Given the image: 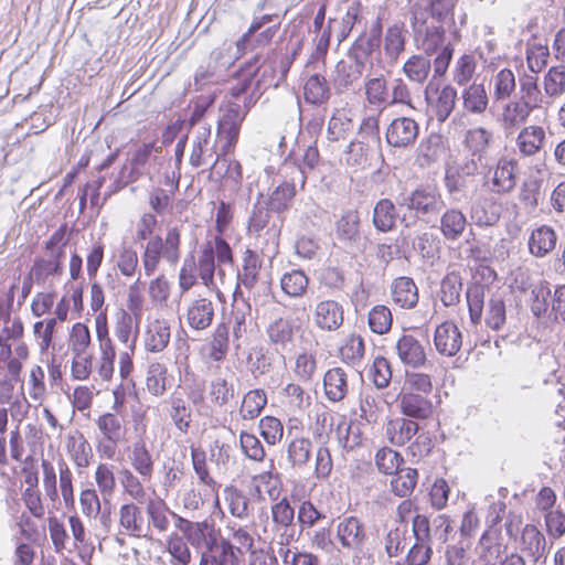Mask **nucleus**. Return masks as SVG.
Here are the masks:
<instances>
[{"instance_id":"20","label":"nucleus","mask_w":565,"mask_h":565,"mask_svg":"<svg viewBox=\"0 0 565 565\" xmlns=\"http://www.w3.org/2000/svg\"><path fill=\"white\" fill-rule=\"evenodd\" d=\"M335 236L348 247L355 246L360 238V214L356 210L345 211L335 222Z\"/></svg>"},{"instance_id":"26","label":"nucleus","mask_w":565,"mask_h":565,"mask_svg":"<svg viewBox=\"0 0 565 565\" xmlns=\"http://www.w3.org/2000/svg\"><path fill=\"white\" fill-rule=\"evenodd\" d=\"M323 390L330 402L342 401L349 390L347 372L342 367L328 370L323 376Z\"/></svg>"},{"instance_id":"62","label":"nucleus","mask_w":565,"mask_h":565,"mask_svg":"<svg viewBox=\"0 0 565 565\" xmlns=\"http://www.w3.org/2000/svg\"><path fill=\"white\" fill-rule=\"evenodd\" d=\"M209 396L215 406L223 407L235 396V390L225 379L215 377L209 385Z\"/></svg>"},{"instance_id":"18","label":"nucleus","mask_w":565,"mask_h":565,"mask_svg":"<svg viewBox=\"0 0 565 565\" xmlns=\"http://www.w3.org/2000/svg\"><path fill=\"white\" fill-rule=\"evenodd\" d=\"M557 239V234L552 226L541 225L533 230L529 237V252L536 258H544L555 249Z\"/></svg>"},{"instance_id":"22","label":"nucleus","mask_w":565,"mask_h":565,"mask_svg":"<svg viewBox=\"0 0 565 565\" xmlns=\"http://www.w3.org/2000/svg\"><path fill=\"white\" fill-rule=\"evenodd\" d=\"M406 30L403 22L390 25L383 36V50L390 63H396L406 47Z\"/></svg>"},{"instance_id":"14","label":"nucleus","mask_w":565,"mask_h":565,"mask_svg":"<svg viewBox=\"0 0 565 565\" xmlns=\"http://www.w3.org/2000/svg\"><path fill=\"white\" fill-rule=\"evenodd\" d=\"M519 164L514 159L500 158L491 180L492 191L499 194L510 193L516 185Z\"/></svg>"},{"instance_id":"35","label":"nucleus","mask_w":565,"mask_h":565,"mask_svg":"<svg viewBox=\"0 0 565 565\" xmlns=\"http://www.w3.org/2000/svg\"><path fill=\"white\" fill-rule=\"evenodd\" d=\"M523 550L533 557L541 559L547 552V542L544 534L535 525L526 524L522 531Z\"/></svg>"},{"instance_id":"58","label":"nucleus","mask_w":565,"mask_h":565,"mask_svg":"<svg viewBox=\"0 0 565 565\" xmlns=\"http://www.w3.org/2000/svg\"><path fill=\"white\" fill-rule=\"evenodd\" d=\"M365 95L367 102L379 108L388 106V87L383 76L370 78L365 83Z\"/></svg>"},{"instance_id":"23","label":"nucleus","mask_w":565,"mask_h":565,"mask_svg":"<svg viewBox=\"0 0 565 565\" xmlns=\"http://www.w3.org/2000/svg\"><path fill=\"white\" fill-rule=\"evenodd\" d=\"M394 303L403 309H413L418 303V288L411 277L395 278L391 286Z\"/></svg>"},{"instance_id":"60","label":"nucleus","mask_w":565,"mask_h":565,"mask_svg":"<svg viewBox=\"0 0 565 565\" xmlns=\"http://www.w3.org/2000/svg\"><path fill=\"white\" fill-rule=\"evenodd\" d=\"M228 332L230 328L225 323H220L213 333L210 342L209 356L215 362L223 361L228 351Z\"/></svg>"},{"instance_id":"24","label":"nucleus","mask_w":565,"mask_h":565,"mask_svg":"<svg viewBox=\"0 0 565 565\" xmlns=\"http://www.w3.org/2000/svg\"><path fill=\"white\" fill-rule=\"evenodd\" d=\"M170 337V323L164 319H156L147 326L145 332V348L148 352H162L168 347Z\"/></svg>"},{"instance_id":"1","label":"nucleus","mask_w":565,"mask_h":565,"mask_svg":"<svg viewBox=\"0 0 565 565\" xmlns=\"http://www.w3.org/2000/svg\"><path fill=\"white\" fill-rule=\"evenodd\" d=\"M428 14L420 3H414L411 8V28L413 40L416 46L425 52L426 55H431L438 52L439 47L445 45L446 32H449L454 40L460 38L457 28H449L433 19H428Z\"/></svg>"},{"instance_id":"36","label":"nucleus","mask_w":565,"mask_h":565,"mask_svg":"<svg viewBox=\"0 0 565 565\" xmlns=\"http://www.w3.org/2000/svg\"><path fill=\"white\" fill-rule=\"evenodd\" d=\"M545 139V131L540 126L523 128L518 138L516 146L523 156H533L540 151Z\"/></svg>"},{"instance_id":"54","label":"nucleus","mask_w":565,"mask_h":565,"mask_svg":"<svg viewBox=\"0 0 565 565\" xmlns=\"http://www.w3.org/2000/svg\"><path fill=\"white\" fill-rule=\"evenodd\" d=\"M458 95L455 87L445 85L434 104V113L439 122H445L454 111Z\"/></svg>"},{"instance_id":"17","label":"nucleus","mask_w":565,"mask_h":565,"mask_svg":"<svg viewBox=\"0 0 565 565\" xmlns=\"http://www.w3.org/2000/svg\"><path fill=\"white\" fill-rule=\"evenodd\" d=\"M469 213L471 220L480 227L494 225L501 216L500 205L488 196L476 198L470 204Z\"/></svg>"},{"instance_id":"50","label":"nucleus","mask_w":565,"mask_h":565,"mask_svg":"<svg viewBox=\"0 0 565 565\" xmlns=\"http://www.w3.org/2000/svg\"><path fill=\"white\" fill-rule=\"evenodd\" d=\"M395 477L391 480V487L394 494L401 498L409 497L418 480V472L414 468H399Z\"/></svg>"},{"instance_id":"55","label":"nucleus","mask_w":565,"mask_h":565,"mask_svg":"<svg viewBox=\"0 0 565 565\" xmlns=\"http://www.w3.org/2000/svg\"><path fill=\"white\" fill-rule=\"evenodd\" d=\"M503 550L505 546L493 541L489 532L486 531L477 545L478 559L481 565H495Z\"/></svg>"},{"instance_id":"57","label":"nucleus","mask_w":565,"mask_h":565,"mask_svg":"<svg viewBox=\"0 0 565 565\" xmlns=\"http://www.w3.org/2000/svg\"><path fill=\"white\" fill-rule=\"evenodd\" d=\"M462 290L461 277L457 273L447 274L440 284V300L446 307H451L460 301Z\"/></svg>"},{"instance_id":"42","label":"nucleus","mask_w":565,"mask_h":565,"mask_svg":"<svg viewBox=\"0 0 565 565\" xmlns=\"http://www.w3.org/2000/svg\"><path fill=\"white\" fill-rule=\"evenodd\" d=\"M296 195V188L292 182H282L264 201L276 214L282 215L287 211Z\"/></svg>"},{"instance_id":"48","label":"nucleus","mask_w":565,"mask_h":565,"mask_svg":"<svg viewBox=\"0 0 565 565\" xmlns=\"http://www.w3.org/2000/svg\"><path fill=\"white\" fill-rule=\"evenodd\" d=\"M323 511L319 510L310 500H303L298 505L297 523L299 525V535L313 529L319 522L326 520Z\"/></svg>"},{"instance_id":"43","label":"nucleus","mask_w":565,"mask_h":565,"mask_svg":"<svg viewBox=\"0 0 565 565\" xmlns=\"http://www.w3.org/2000/svg\"><path fill=\"white\" fill-rule=\"evenodd\" d=\"M309 278L301 269H292L280 278L281 290L291 298L302 297L308 289Z\"/></svg>"},{"instance_id":"10","label":"nucleus","mask_w":565,"mask_h":565,"mask_svg":"<svg viewBox=\"0 0 565 565\" xmlns=\"http://www.w3.org/2000/svg\"><path fill=\"white\" fill-rule=\"evenodd\" d=\"M260 58L259 55H255L249 60L244 66V74L253 78L257 90L277 87L279 79L277 77L276 60L273 56H267L260 63Z\"/></svg>"},{"instance_id":"5","label":"nucleus","mask_w":565,"mask_h":565,"mask_svg":"<svg viewBox=\"0 0 565 565\" xmlns=\"http://www.w3.org/2000/svg\"><path fill=\"white\" fill-rule=\"evenodd\" d=\"M412 531L415 543L406 554V565H427L433 557V543L429 539V519L424 514L413 518Z\"/></svg>"},{"instance_id":"33","label":"nucleus","mask_w":565,"mask_h":565,"mask_svg":"<svg viewBox=\"0 0 565 565\" xmlns=\"http://www.w3.org/2000/svg\"><path fill=\"white\" fill-rule=\"evenodd\" d=\"M128 459L142 481H150L153 475L154 461L143 441H137L128 455Z\"/></svg>"},{"instance_id":"19","label":"nucleus","mask_w":565,"mask_h":565,"mask_svg":"<svg viewBox=\"0 0 565 565\" xmlns=\"http://www.w3.org/2000/svg\"><path fill=\"white\" fill-rule=\"evenodd\" d=\"M399 407L402 413L411 418L425 419L433 413V403L423 394L402 391L399 395Z\"/></svg>"},{"instance_id":"15","label":"nucleus","mask_w":565,"mask_h":565,"mask_svg":"<svg viewBox=\"0 0 565 565\" xmlns=\"http://www.w3.org/2000/svg\"><path fill=\"white\" fill-rule=\"evenodd\" d=\"M446 153L445 138L437 132H430L416 149V162L422 168L430 167Z\"/></svg>"},{"instance_id":"4","label":"nucleus","mask_w":565,"mask_h":565,"mask_svg":"<svg viewBox=\"0 0 565 565\" xmlns=\"http://www.w3.org/2000/svg\"><path fill=\"white\" fill-rule=\"evenodd\" d=\"M161 257L174 265L180 259V232L177 227L168 231L164 241L156 235L150 237L142 254V265L147 276L157 269Z\"/></svg>"},{"instance_id":"31","label":"nucleus","mask_w":565,"mask_h":565,"mask_svg":"<svg viewBox=\"0 0 565 565\" xmlns=\"http://www.w3.org/2000/svg\"><path fill=\"white\" fill-rule=\"evenodd\" d=\"M266 334L270 344L277 352L285 350L294 339V326L290 319L278 317L266 328Z\"/></svg>"},{"instance_id":"64","label":"nucleus","mask_w":565,"mask_h":565,"mask_svg":"<svg viewBox=\"0 0 565 565\" xmlns=\"http://www.w3.org/2000/svg\"><path fill=\"white\" fill-rule=\"evenodd\" d=\"M239 446L246 458L262 462L266 458V451L262 441L252 433L242 430L239 433Z\"/></svg>"},{"instance_id":"16","label":"nucleus","mask_w":565,"mask_h":565,"mask_svg":"<svg viewBox=\"0 0 565 565\" xmlns=\"http://www.w3.org/2000/svg\"><path fill=\"white\" fill-rule=\"evenodd\" d=\"M438 228L446 241H458L465 233L468 221L466 214L457 209L449 207L443 213L440 212Z\"/></svg>"},{"instance_id":"9","label":"nucleus","mask_w":565,"mask_h":565,"mask_svg":"<svg viewBox=\"0 0 565 565\" xmlns=\"http://www.w3.org/2000/svg\"><path fill=\"white\" fill-rule=\"evenodd\" d=\"M153 149L154 142H145L134 152L129 161V167L125 164L121 168L119 177L115 181V189L111 190L107 196L129 183L136 182L143 174V168L148 163Z\"/></svg>"},{"instance_id":"29","label":"nucleus","mask_w":565,"mask_h":565,"mask_svg":"<svg viewBox=\"0 0 565 565\" xmlns=\"http://www.w3.org/2000/svg\"><path fill=\"white\" fill-rule=\"evenodd\" d=\"M224 501L230 513L239 520H247L253 515L250 499L242 490L234 486H227L224 489Z\"/></svg>"},{"instance_id":"61","label":"nucleus","mask_w":565,"mask_h":565,"mask_svg":"<svg viewBox=\"0 0 565 565\" xmlns=\"http://www.w3.org/2000/svg\"><path fill=\"white\" fill-rule=\"evenodd\" d=\"M553 292L546 285L535 286L531 291L530 310L536 318H542L551 310Z\"/></svg>"},{"instance_id":"46","label":"nucleus","mask_w":565,"mask_h":565,"mask_svg":"<svg viewBox=\"0 0 565 565\" xmlns=\"http://www.w3.org/2000/svg\"><path fill=\"white\" fill-rule=\"evenodd\" d=\"M457 0H429L427 6H423L425 11L430 14L428 19L440 22L451 29L456 28L454 10Z\"/></svg>"},{"instance_id":"13","label":"nucleus","mask_w":565,"mask_h":565,"mask_svg":"<svg viewBox=\"0 0 565 565\" xmlns=\"http://www.w3.org/2000/svg\"><path fill=\"white\" fill-rule=\"evenodd\" d=\"M395 350L401 362L414 369L426 364V352L422 343L412 334L404 333L396 342Z\"/></svg>"},{"instance_id":"41","label":"nucleus","mask_w":565,"mask_h":565,"mask_svg":"<svg viewBox=\"0 0 565 565\" xmlns=\"http://www.w3.org/2000/svg\"><path fill=\"white\" fill-rule=\"evenodd\" d=\"M260 267L262 259L259 256L247 249L244 254L242 269L237 274L238 282L247 289L254 288L258 280Z\"/></svg>"},{"instance_id":"51","label":"nucleus","mask_w":565,"mask_h":565,"mask_svg":"<svg viewBox=\"0 0 565 565\" xmlns=\"http://www.w3.org/2000/svg\"><path fill=\"white\" fill-rule=\"evenodd\" d=\"M492 134L482 127L469 129L465 137V147L470 156H478L484 158Z\"/></svg>"},{"instance_id":"44","label":"nucleus","mask_w":565,"mask_h":565,"mask_svg":"<svg viewBox=\"0 0 565 565\" xmlns=\"http://www.w3.org/2000/svg\"><path fill=\"white\" fill-rule=\"evenodd\" d=\"M312 443L305 437L294 438L287 445V458L292 468L302 469L310 460Z\"/></svg>"},{"instance_id":"8","label":"nucleus","mask_w":565,"mask_h":565,"mask_svg":"<svg viewBox=\"0 0 565 565\" xmlns=\"http://www.w3.org/2000/svg\"><path fill=\"white\" fill-rule=\"evenodd\" d=\"M419 134V125L411 117H397L391 121L385 131L388 146L398 149L412 147Z\"/></svg>"},{"instance_id":"3","label":"nucleus","mask_w":565,"mask_h":565,"mask_svg":"<svg viewBox=\"0 0 565 565\" xmlns=\"http://www.w3.org/2000/svg\"><path fill=\"white\" fill-rule=\"evenodd\" d=\"M284 223V215L276 214L264 201V194L259 193L248 217V234L258 238L263 237L266 244L270 245L273 250H276Z\"/></svg>"},{"instance_id":"7","label":"nucleus","mask_w":565,"mask_h":565,"mask_svg":"<svg viewBox=\"0 0 565 565\" xmlns=\"http://www.w3.org/2000/svg\"><path fill=\"white\" fill-rule=\"evenodd\" d=\"M337 537L343 548L360 554L367 541L364 523L356 516L342 518L337 525Z\"/></svg>"},{"instance_id":"40","label":"nucleus","mask_w":565,"mask_h":565,"mask_svg":"<svg viewBox=\"0 0 565 565\" xmlns=\"http://www.w3.org/2000/svg\"><path fill=\"white\" fill-rule=\"evenodd\" d=\"M267 405V395L264 390L256 388L248 391L242 401L239 415L244 420L257 418Z\"/></svg>"},{"instance_id":"27","label":"nucleus","mask_w":565,"mask_h":565,"mask_svg":"<svg viewBox=\"0 0 565 565\" xmlns=\"http://www.w3.org/2000/svg\"><path fill=\"white\" fill-rule=\"evenodd\" d=\"M303 97L308 104L326 105L331 97V89L326 77L318 73L310 75L303 85Z\"/></svg>"},{"instance_id":"6","label":"nucleus","mask_w":565,"mask_h":565,"mask_svg":"<svg viewBox=\"0 0 565 565\" xmlns=\"http://www.w3.org/2000/svg\"><path fill=\"white\" fill-rule=\"evenodd\" d=\"M383 26L381 18L377 17L370 25V28L362 32L354 41L350 57L359 63L360 66H365L372 54L376 52L382 43Z\"/></svg>"},{"instance_id":"12","label":"nucleus","mask_w":565,"mask_h":565,"mask_svg":"<svg viewBox=\"0 0 565 565\" xmlns=\"http://www.w3.org/2000/svg\"><path fill=\"white\" fill-rule=\"evenodd\" d=\"M436 351L445 356L456 355L462 345V334L459 328L451 321L440 323L434 333Z\"/></svg>"},{"instance_id":"47","label":"nucleus","mask_w":565,"mask_h":565,"mask_svg":"<svg viewBox=\"0 0 565 565\" xmlns=\"http://www.w3.org/2000/svg\"><path fill=\"white\" fill-rule=\"evenodd\" d=\"M364 68L365 66H360L356 62L354 64L345 61L338 62L333 78L335 88L342 92L352 86L362 76Z\"/></svg>"},{"instance_id":"56","label":"nucleus","mask_w":565,"mask_h":565,"mask_svg":"<svg viewBox=\"0 0 565 565\" xmlns=\"http://www.w3.org/2000/svg\"><path fill=\"white\" fill-rule=\"evenodd\" d=\"M97 427L107 441L118 444L124 435L125 429L119 417L114 413H105L96 420Z\"/></svg>"},{"instance_id":"28","label":"nucleus","mask_w":565,"mask_h":565,"mask_svg":"<svg viewBox=\"0 0 565 565\" xmlns=\"http://www.w3.org/2000/svg\"><path fill=\"white\" fill-rule=\"evenodd\" d=\"M398 217L396 206L390 199H381L375 203L372 212V223L379 232L388 233L393 231Z\"/></svg>"},{"instance_id":"59","label":"nucleus","mask_w":565,"mask_h":565,"mask_svg":"<svg viewBox=\"0 0 565 565\" xmlns=\"http://www.w3.org/2000/svg\"><path fill=\"white\" fill-rule=\"evenodd\" d=\"M392 312L384 305L374 306L367 315V323L372 332L376 334H385L392 328Z\"/></svg>"},{"instance_id":"11","label":"nucleus","mask_w":565,"mask_h":565,"mask_svg":"<svg viewBox=\"0 0 565 565\" xmlns=\"http://www.w3.org/2000/svg\"><path fill=\"white\" fill-rule=\"evenodd\" d=\"M343 321L344 309L340 302L332 299L317 302L313 310V322L318 329L332 332L338 330Z\"/></svg>"},{"instance_id":"25","label":"nucleus","mask_w":565,"mask_h":565,"mask_svg":"<svg viewBox=\"0 0 565 565\" xmlns=\"http://www.w3.org/2000/svg\"><path fill=\"white\" fill-rule=\"evenodd\" d=\"M63 273V257L46 254V257H36L29 273L30 280L44 285L50 276H61Z\"/></svg>"},{"instance_id":"38","label":"nucleus","mask_w":565,"mask_h":565,"mask_svg":"<svg viewBox=\"0 0 565 565\" xmlns=\"http://www.w3.org/2000/svg\"><path fill=\"white\" fill-rule=\"evenodd\" d=\"M489 104L488 93L483 84H471L462 92V106L471 114H482Z\"/></svg>"},{"instance_id":"39","label":"nucleus","mask_w":565,"mask_h":565,"mask_svg":"<svg viewBox=\"0 0 565 565\" xmlns=\"http://www.w3.org/2000/svg\"><path fill=\"white\" fill-rule=\"evenodd\" d=\"M486 286L480 282H472L467 287L466 300L469 311L470 322L478 326L482 320Z\"/></svg>"},{"instance_id":"30","label":"nucleus","mask_w":565,"mask_h":565,"mask_svg":"<svg viewBox=\"0 0 565 565\" xmlns=\"http://www.w3.org/2000/svg\"><path fill=\"white\" fill-rule=\"evenodd\" d=\"M417 430L418 424L416 422L397 417L386 424L385 435L391 444L404 446L416 435Z\"/></svg>"},{"instance_id":"2","label":"nucleus","mask_w":565,"mask_h":565,"mask_svg":"<svg viewBox=\"0 0 565 565\" xmlns=\"http://www.w3.org/2000/svg\"><path fill=\"white\" fill-rule=\"evenodd\" d=\"M399 206H405L409 216L404 214L401 222L404 227L414 226L417 222L430 224L438 220L445 202L439 191L431 185H420L402 198Z\"/></svg>"},{"instance_id":"63","label":"nucleus","mask_w":565,"mask_h":565,"mask_svg":"<svg viewBox=\"0 0 565 565\" xmlns=\"http://www.w3.org/2000/svg\"><path fill=\"white\" fill-rule=\"evenodd\" d=\"M273 527L295 526V509L287 497L270 508Z\"/></svg>"},{"instance_id":"34","label":"nucleus","mask_w":565,"mask_h":565,"mask_svg":"<svg viewBox=\"0 0 565 565\" xmlns=\"http://www.w3.org/2000/svg\"><path fill=\"white\" fill-rule=\"evenodd\" d=\"M402 71L412 83L424 85L431 72V60L428 55L413 54L405 61Z\"/></svg>"},{"instance_id":"49","label":"nucleus","mask_w":565,"mask_h":565,"mask_svg":"<svg viewBox=\"0 0 565 565\" xmlns=\"http://www.w3.org/2000/svg\"><path fill=\"white\" fill-rule=\"evenodd\" d=\"M239 557L236 555L235 545L230 540L225 541L212 553L202 555L200 565H238Z\"/></svg>"},{"instance_id":"21","label":"nucleus","mask_w":565,"mask_h":565,"mask_svg":"<svg viewBox=\"0 0 565 565\" xmlns=\"http://www.w3.org/2000/svg\"><path fill=\"white\" fill-rule=\"evenodd\" d=\"M214 319V305L207 298H199L188 307L186 321L188 324L198 331L207 329Z\"/></svg>"},{"instance_id":"45","label":"nucleus","mask_w":565,"mask_h":565,"mask_svg":"<svg viewBox=\"0 0 565 565\" xmlns=\"http://www.w3.org/2000/svg\"><path fill=\"white\" fill-rule=\"evenodd\" d=\"M519 83L520 89L518 96H515V99L532 111L541 107L543 96L537 86L536 78L534 76L526 75L520 78Z\"/></svg>"},{"instance_id":"53","label":"nucleus","mask_w":565,"mask_h":565,"mask_svg":"<svg viewBox=\"0 0 565 565\" xmlns=\"http://www.w3.org/2000/svg\"><path fill=\"white\" fill-rule=\"evenodd\" d=\"M532 110L515 98L505 104L500 116L504 129H513L525 122Z\"/></svg>"},{"instance_id":"32","label":"nucleus","mask_w":565,"mask_h":565,"mask_svg":"<svg viewBox=\"0 0 565 565\" xmlns=\"http://www.w3.org/2000/svg\"><path fill=\"white\" fill-rule=\"evenodd\" d=\"M119 524L130 536H146L147 527L145 526L142 512L135 503H126L120 507Z\"/></svg>"},{"instance_id":"52","label":"nucleus","mask_w":565,"mask_h":565,"mask_svg":"<svg viewBox=\"0 0 565 565\" xmlns=\"http://www.w3.org/2000/svg\"><path fill=\"white\" fill-rule=\"evenodd\" d=\"M507 322V307L503 298L500 295H493L487 305L484 313L486 326L493 330L499 331Z\"/></svg>"},{"instance_id":"37","label":"nucleus","mask_w":565,"mask_h":565,"mask_svg":"<svg viewBox=\"0 0 565 565\" xmlns=\"http://www.w3.org/2000/svg\"><path fill=\"white\" fill-rule=\"evenodd\" d=\"M355 130V124L344 110H337L330 117L327 129L329 141L347 139Z\"/></svg>"}]
</instances>
